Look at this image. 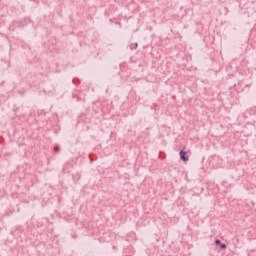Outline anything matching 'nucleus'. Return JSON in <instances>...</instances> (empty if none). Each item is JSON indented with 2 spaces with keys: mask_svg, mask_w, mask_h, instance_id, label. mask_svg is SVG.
<instances>
[{
  "mask_svg": "<svg viewBox=\"0 0 256 256\" xmlns=\"http://www.w3.org/2000/svg\"><path fill=\"white\" fill-rule=\"evenodd\" d=\"M31 23V18H26L23 21H14L12 25L9 26L10 31H15V25L17 27H25L26 24Z\"/></svg>",
  "mask_w": 256,
  "mask_h": 256,
  "instance_id": "f257e3e1",
  "label": "nucleus"
},
{
  "mask_svg": "<svg viewBox=\"0 0 256 256\" xmlns=\"http://www.w3.org/2000/svg\"><path fill=\"white\" fill-rule=\"evenodd\" d=\"M72 98L76 101H85V98H83V94L80 91H75L72 95Z\"/></svg>",
  "mask_w": 256,
  "mask_h": 256,
  "instance_id": "f03ea898",
  "label": "nucleus"
},
{
  "mask_svg": "<svg viewBox=\"0 0 256 256\" xmlns=\"http://www.w3.org/2000/svg\"><path fill=\"white\" fill-rule=\"evenodd\" d=\"M179 155H180V158L182 161H184V162L189 161V156H187V152L180 151Z\"/></svg>",
  "mask_w": 256,
  "mask_h": 256,
  "instance_id": "7ed1b4c3",
  "label": "nucleus"
},
{
  "mask_svg": "<svg viewBox=\"0 0 256 256\" xmlns=\"http://www.w3.org/2000/svg\"><path fill=\"white\" fill-rule=\"evenodd\" d=\"M61 148L59 147V145H55L54 146V151H55V153H59V150H60Z\"/></svg>",
  "mask_w": 256,
  "mask_h": 256,
  "instance_id": "20e7f679",
  "label": "nucleus"
},
{
  "mask_svg": "<svg viewBox=\"0 0 256 256\" xmlns=\"http://www.w3.org/2000/svg\"><path fill=\"white\" fill-rule=\"evenodd\" d=\"M73 83L74 85H77V83H81V81L79 80V78H74Z\"/></svg>",
  "mask_w": 256,
  "mask_h": 256,
  "instance_id": "39448f33",
  "label": "nucleus"
},
{
  "mask_svg": "<svg viewBox=\"0 0 256 256\" xmlns=\"http://www.w3.org/2000/svg\"><path fill=\"white\" fill-rule=\"evenodd\" d=\"M88 89H91L92 93H95V88L91 87V84L88 85Z\"/></svg>",
  "mask_w": 256,
  "mask_h": 256,
  "instance_id": "423d86ee",
  "label": "nucleus"
},
{
  "mask_svg": "<svg viewBox=\"0 0 256 256\" xmlns=\"http://www.w3.org/2000/svg\"><path fill=\"white\" fill-rule=\"evenodd\" d=\"M220 247H221V249H227V245H225V244H220Z\"/></svg>",
  "mask_w": 256,
  "mask_h": 256,
  "instance_id": "0eeeda50",
  "label": "nucleus"
},
{
  "mask_svg": "<svg viewBox=\"0 0 256 256\" xmlns=\"http://www.w3.org/2000/svg\"><path fill=\"white\" fill-rule=\"evenodd\" d=\"M90 162L93 163V155L89 154Z\"/></svg>",
  "mask_w": 256,
  "mask_h": 256,
  "instance_id": "6e6552de",
  "label": "nucleus"
},
{
  "mask_svg": "<svg viewBox=\"0 0 256 256\" xmlns=\"http://www.w3.org/2000/svg\"><path fill=\"white\" fill-rule=\"evenodd\" d=\"M215 243L216 245H221V240H216Z\"/></svg>",
  "mask_w": 256,
  "mask_h": 256,
  "instance_id": "1a4fd4ad",
  "label": "nucleus"
},
{
  "mask_svg": "<svg viewBox=\"0 0 256 256\" xmlns=\"http://www.w3.org/2000/svg\"><path fill=\"white\" fill-rule=\"evenodd\" d=\"M16 231H21V226H16Z\"/></svg>",
  "mask_w": 256,
  "mask_h": 256,
  "instance_id": "9d476101",
  "label": "nucleus"
},
{
  "mask_svg": "<svg viewBox=\"0 0 256 256\" xmlns=\"http://www.w3.org/2000/svg\"><path fill=\"white\" fill-rule=\"evenodd\" d=\"M10 233H11V235H15V231H13V230Z\"/></svg>",
  "mask_w": 256,
  "mask_h": 256,
  "instance_id": "9b49d317",
  "label": "nucleus"
},
{
  "mask_svg": "<svg viewBox=\"0 0 256 256\" xmlns=\"http://www.w3.org/2000/svg\"><path fill=\"white\" fill-rule=\"evenodd\" d=\"M72 237H73V239H75V235H73Z\"/></svg>",
  "mask_w": 256,
  "mask_h": 256,
  "instance_id": "f8f14e48",
  "label": "nucleus"
}]
</instances>
